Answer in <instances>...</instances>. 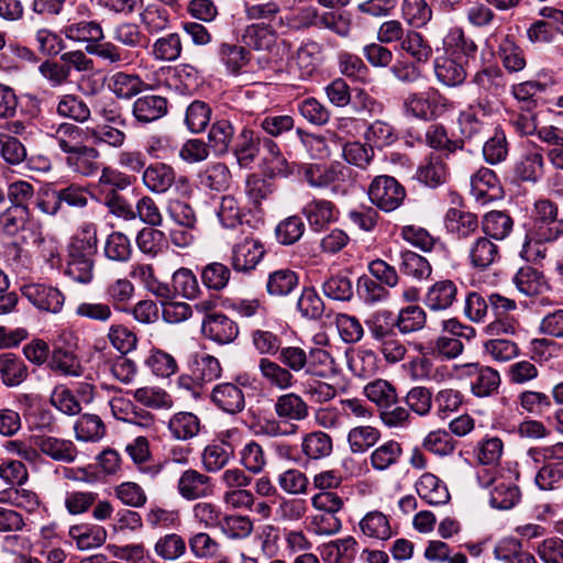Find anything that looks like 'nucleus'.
<instances>
[{
	"instance_id": "obj_13",
	"label": "nucleus",
	"mask_w": 563,
	"mask_h": 563,
	"mask_svg": "<svg viewBox=\"0 0 563 563\" xmlns=\"http://www.w3.org/2000/svg\"><path fill=\"white\" fill-rule=\"evenodd\" d=\"M492 486L489 492V505L493 508L508 510L514 508L521 498L519 487L503 476L494 477L485 484Z\"/></svg>"
},
{
	"instance_id": "obj_41",
	"label": "nucleus",
	"mask_w": 563,
	"mask_h": 563,
	"mask_svg": "<svg viewBox=\"0 0 563 563\" xmlns=\"http://www.w3.org/2000/svg\"><path fill=\"white\" fill-rule=\"evenodd\" d=\"M340 165L311 164L305 168V179L313 188H327L340 180L343 173Z\"/></svg>"
},
{
	"instance_id": "obj_45",
	"label": "nucleus",
	"mask_w": 563,
	"mask_h": 563,
	"mask_svg": "<svg viewBox=\"0 0 563 563\" xmlns=\"http://www.w3.org/2000/svg\"><path fill=\"white\" fill-rule=\"evenodd\" d=\"M69 537L81 551H88L101 547L107 540V531L101 526H73Z\"/></svg>"
},
{
	"instance_id": "obj_61",
	"label": "nucleus",
	"mask_w": 563,
	"mask_h": 563,
	"mask_svg": "<svg viewBox=\"0 0 563 563\" xmlns=\"http://www.w3.org/2000/svg\"><path fill=\"white\" fill-rule=\"evenodd\" d=\"M31 210H24L9 206L0 214V232L8 236H14L25 229V225L31 220Z\"/></svg>"
},
{
	"instance_id": "obj_17",
	"label": "nucleus",
	"mask_w": 563,
	"mask_h": 563,
	"mask_svg": "<svg viewBox=\"0 0 563 563\" xmlns=\"http://www.w3.org/2000/svg\"><path fill=\"white\" fill-rule=\"evenodd\" d=\"M311 230L320 232L336 220L335 205L325 199H312L301 210Z\"/></svg>"
},
{
	"instance_id": "obj_57",
	"label": "nucleus",
	"mask_w": 563,
	"mask_h": 563,
	"mask_svg": "<svg viewBox=\"0 0 563 563\" xmlns=\"http://www.w3.org/2000/svg\"><path fill=\"white\" fill-rule=\"evenodd\" d=\"M48 367L53 372H57L64 376L78 377L82 373V367L77 356L73 352L62 347L53 350L48 360Z\"/></svg>"
},
{
	"instance_id": "obj_62",
	"label": "nucleus",
	"mask_w": 563,
	"mask_h": 563,
	"mask_svg": "<svg viewBox=\"0 0 563 563\" xmlns=\"http://www.w3.org/2000/svg\"><path fill=\"white\" fill-rule=\"evenodd\" d=\"M212 110L210 106L201 100L192 101L185 112V125L191 133H201L208 126Z\"/></svg>"
},
{
	"instance_id": "obj_42",
	"label": "nucleus",
	"mask_w": 563,
	"mask_h": 563,
	"mask_svg": "<svg viewBox=\"0 0 563 563\" xmlns=\"http://www.w3.org/2000/svg\"><path fill=\"white\" fill-rule=\"evenodd\" d=\"M144 82L139 75L117 71L108 79V88L120 99H131L143 89Z\"/></svg>"
},
{
	"instance_id": "obj_3",
	"label": "nucleus",
	"mask_w": 563,
	"mask_h": 563,
	"mask_svg": "<svg viewBox=\"0 0 563 563\" xmlns=\"http://www.w3.org/2000/svg\"><path fill=\"white\" fill-rule=\"evenodd\" d=\"M368 198L384 212H390L401 206L406 197L405 188L391 176H376L368 186Z\"/></svg>"
},
{
	"instance_id": "obj_39",
	"label": "nucleus",
	"mask_w": 563,
	"mask_h": 563,
	"mask_svg": "<svg viewBox=\"0 0 563 563\" xmlns=\"http://www.w3.org/2000/svg\"><path fill=\"white\" fill-rule=\"evenodd\" d=\"M233 457V449L227 442H213L208 444L201 454V463L205 471L217 473L228 465Z\"/></svg>"
},
{
	"instance_id": "obj_25",
	"label": "nucleus",
	"mask_w": 563,
	"mask_h": 563,
	"mask_svg": "<svg viewBox=\"0 0 563 563\" xmlns=\"http://www.w3.org/2000/svg\"><path fill=\"white\" fill-rule=\"evenodd\" d=\"M499 181L496 174L486 167L479 168L471 178V194L476 201L486 203L497 197Z\"/></svg>"
},
{
	"instance_id": "obj_36",
	"label": "nucleus",
	"mask_w": 563,
	"mask_h": 563,
	"mask_svg": "<svg viewBox=\"0 0 563 563\" xmlns=\"http://www.w3.org/2000/svg\"><path fill=\"white\" fill-rule=\"evenodd\" d=\"M261 137L253 130L244 128L236 140L233 154L241 167H249L257 157Z\"/></svg>"
},
{
	"instance_id": "obj_20",
	"label": "nucleus",
	"mask_w": 563,
	"mask_h": 563,
	"mask_svg": "<svg viewBox=\"0 0 563 563\" xmlns=\"http://www.w3.org/2000/svg\"><path fill=\"white\" fill-rule=\"evenodd\" d=\"M472 82L476 85L482 92L495 98L504 96L508 86L504 71L496 66L485 67L476 71L472 78Z\"/></svg>"
},
{
	"instance_id": "obj_8",
	"label": "nucleus",
	"mask_w": 563,
	"mask_h": 563,
	"mask_svg": "<svg viewBox=\"0 0 563 563\" xmlns=\"http://www.w3.org/2000/svg\"><path fill=\"white\" fill-rule=\"evenodd\" d=\"M177 492L186 500L203 499L213 495L214 484L210 476L188 468L177 481Z\"/></svg>"
},
{
	"instance_id": "obj_46",
	"label": "nucleus",
	"mask_w": 563,
	"mask_h": 563,
	"mask_svg": "<svg viewBox=\"0 0 563 563\" xmlns=\"http://www.w3.org/2000/svg\"><path fill=\"white\" fill-rule=\"evenodd\" d=\"M391 322L401 334H410L424 328L427 314L421 307L411 305L400 309L396 318L391 314Z\"/></svg>"
},
{
	"instance_id": "obj_32",
	"label": "nucleus",
	"mask_w": 563,
	"mask_h": 563,
	"mask_svg": "<svg viewBox=\"0 0 563 563\" xmlns=\"http://www.w3.org/2000/svg\"><path fill=\"white\" fill-rule=\"evenodd\" d=\"M97 228L85 223L69 245V257L93 260L97 253Z\"/></svg>"
},
{
	"instance_id": "obj_60",
	"label": "nucleus",
	"mask_w": 563,
	"mask_h": 563,
	"mask_svg": "<svg viewBox=\"0 0 563 563\" xmlns=\"http://www.w3.org/2000/svg\"><path fill=\"white\" fill-rule=\"evenodd\" d=\"M169 287L172 298L180 295L186 299H195L200 291L196 275L186 267H181L173 274L172 286Z\"/></svg>"
},
{
	"instance_id": "obj_63",
	"label": "nucleus",
	"mask_w": 563,
	"mask_h": 563,
	"mask_svg": "<svg viewBox=\"0 0 563 563\" xmlns=\"http://www.w3.org/2000/svg\"><path fill=\"white\" fill-rule=\"evenodd\" d=\"M112 40L121 44L123 48L133 49L141 47L145 40V35L140 26L133 22H120L112 27Z\"/></svg>"
},
{
	"instance_id": "obj_55",
	"label": "nucleus",
	"mask_w": 563,
	"mask_h": 563,
	"mask_svg": "<svg viewBox=\"0 0 563 563\" xmlns=\"http://www.w3.org/2000/svg\"><path fill=\"white\" fill-rule=\"evenodd\" d=\"M168 430L175 439L186 441L198 434L200 421L192 412H177L170 418Z\"/></svg>"
},
{
	"instance_id": "obj_10",
	"label": "nucleus",
	"mask_w": 563,
	"mask_h": 563,
	"mask_svg": "<svg viewBox=\"0 0 563 563\" xmlns=\"http://www.w3.org/2000/svg\"><path fill=\"white\" fill-rule=\"evenodd\" d=\"M206 338L219 343L233 342L239 334L238 324L223 313H207L201 324Z\"/></svg>"
},
{
	"instance_id": "obj_58",
	"label": "nucleus",
	"mask_w": 563,
	"mask_h": 563,
	"mask_svg": "<svg viewBox=\"0 0 563 563\" xmlns=\"http://www.w3.org/2000/svg\"><path fill=\"white\" fill-rule=\"evenodd\" d=\"M86 136L90 139L93 144H107L112 147H121L126 139L122 126L111 124H100L92 128H86Z\"/></svg>"
},
{
	"instance_id": "obj_48",
	"label": "nucleus",
	"mask_w": 563,
	"mask_h": 563,
	"mask_svg": "<svg viewBox=\"0 0 563 563\" xmlns=\"http://www.w3.org/2000/svg\"><path fill=\"white\" fill-rule=\"evenodd\" d=\"M444 46L446 54H450L457 59L461 56L466 58V63L470 58H475L477 53L476 43L468 36L465 35L462 29H452L444 40Z\"/></svg>"
},
{
	"instance_id": "obj_14",
	"label": "nucleus",
	"mask_w": 563,
	"mask_h": 563,
	"mask_svg": "<svg viewBox=\"0 0 563 563\" xmlns=\"http://www.w3.org/2000/svg\"><path fill=\"white\" fill-rule=\"evenodd\" d=\"M211 400L219 409L230 415L239 413L245 408L243 390L232 383L216 385L211 393Z\"/></svg>"
},
{
	"instance_id": "obj_16",
	"label": "nucleus",
	"mask_w": 563,
	"mask_h": 563,
	"mask_svg": "<svg viewBox=\"0 0 563 563\" xmlns=\"http://www.w3.org/2000/svg\"><path fill=\"white\" fill-rule=\"evenodd\" d=\"M257 366L262 378L271 387L287 390L292 388L297 382L289 368L282 365L279 361L262 357Z\"/></svg>"
},
{
	"instance_id": "obj_44",
	"label": "nucleus",
	"mask_w": 563,
	"mask_h": 563,
	"mask_svg": "<svg viewBox=\"0 0 563 563\" xmlns=\"http://www.w3.org/2000/svg\"><path fill=\"white\" fill-rule=\"evenodd\" d=\"M99 152L88 145L79 147L66 157V164L82 176H91L99 170Z\"/></svg>"
},
{
	"instance_id": "obj_64",
	"label": "nucleus",
	"mask_w": 563,
	"mask_h": 563,
	"mask_svg": "<svg viewBox=\"0 0 563 563\" xmlns=\"http://www.w3.org/2000/svg\"><path fill=\"white\" fill-rule=\"evenodd\" d=\"M76 439L79 441H99L106 433V426L97 415H81L74 427Z\"/></svg>"
},
{
	"instance_id": "obj_43",
	"label": "nucleus",
	"mask_w": 563,
	"mask_h": 563,
	"mask_svg": "<svg viewBox=\"0 0 563 563\" xmlns=\"http://www.w3.org/2000/svg\"><path fill=\"white\" fill-rule=\"evenodd\" d=\"M332 451V438L323 431H312L302 438L301 452L309 460L328 457Z\"/></svg>"
},
{
	"instance_id": "obj_59",
	"label": "nucleus",
	"mask_w": 563,
	"mask_h": 563,
	"mask_svg": "<svg viewBox=\"0 0 563 563\" xmlns=\"http://www.w3.org/2000/svg\"><path fill=\"white\" fill-rule=\"evenodd\" d=\"M217 216L223 228L235 229L243 223L246 213L235 197L227 195L221 198Z\"/></svg>"
},
{
	"instance_id": "obj_2",
	"label": "nucleus",
	"mask_w": 563,
	"mask_h": 563,
	"mask_svg": "<svg viewBox=\"0 0 563 563\" xmlns=\"http://www.w3.org/2000/svg\"><path fill=\"white\" fill-rule=\"evenodd\" d=\"M475 330L471 325L461 323L456 319L443 321L442 334L432 343V354L453 360L462 354L465 341L475 338Z\"/></svg>"
},
{
	"instance_id": "obj_30",
	"label": "nucleus",
	"mask_w": 563,
	"mask_h": 563,
	"mask_svg": "<svg viewBox=\"0 0 563 563\" xmlns=\"http://www.w3.org/2000/svg\"><path fill=\"white\" fill-rule=\"evenodd\" d=\"M142 180L150 191L164 194L175 181V170L164 163L151 164L144 169Z\"/></svg>"
},
{
	"instance_id": "obj_6",
	"label": "nucleus",
	"mask_w": 563,
	"mask_h": 563,
	"mask_svg": "<svg viewBox=\"0 0 563 563\" xmlns=\"http://www.w3.org/2000/svg\"><path fill=\"white\" fill-rule=\"evenodd\" d=\"M563 236V219L555 218L531 224L527 234L526 246L534 249L538 258H545L548 244H552Z\"/></svg>"
},
{
	"instance_id": "obj_35",
	"label": "nucleus",
	"mask_w": 563,
	"mask_h": 563,
	"mask_svg": "<svg viewBox=\"0 0 563 563\" xmlns=\"http://www.w3.org/2000/svg\"><path fill=\"white\" fill-rule=\"evenodd\" d=\"M197 177L201 188L213 191H224L231 183V172L223 163L209 164Z\"/></svg>"
},
{
	"instance_id": "obj_26",
	"label": "nucleus",
	"mask_w": 563,
	"mask_h": 563,
	"mask_svg": "<svg viewBox=\"0 0 563 563\" xmlns=\"http://www.w3.org/2000/svg\"><path fill=\"white\" fill-rule=\"evenodd\" d=\"M167 99L156 95L137 98L133 103V115L141 123H151L167 113Z\"/></svg>"
},
{
	"instance_id": "obj_28",
	"label": "nucleus",
	"mask_w": 563,
	"mask_h": 563,
	"mask_svg": "<svg viewBox=\"0 0 563 563\" xmlns=\"http://www.w3.org/2000/svg\"><path fill=\"white\" fill-rule=\"evenodd\" d=\"M86 53L97 56L110 65H129L134 56L131 51L123 48L112 41L99 40L96 44H87Z\"/></svg>"
},
{
	"instance_id": "obj_51",
	"label": "nucleus",
	"mask_w": 563,
	"mask_h": 563,
	"mask_svg": "<svg viewBox=\"0 0 563 563\" xmlns=\"http://www.w3.org/2000/svg\"><path fill=\"white\" fill-rule=\"evenodd\" d=\"M399 47L415 62L420 64H426L431 58L433 52L423 35L415 30H407Z\"/></svg>"
},
{
	"instance_id": "obj_4",
	"label": "nucleus",
	"mask_w": 563,
	"mask_h": 563,
	"mask_svg": "<svg viewBox=\"0 0 563 563\" xmlns=\"http://www.w3.org/2000/svg\"><path fill=\"white\" fill-rule=\"evenodd\" d=\"M448 99L434 88L410 92L404 100L405 112L422 120H430L440 115L448 109Z\"/></svg>"
},
{
	"instance_id": "obj_22",
	"label": "nucleus",
	"mask_w": 563,
	"mask_h": 563,
	"mask_svg": "<svg viewBox=\"0 0 563 563\" xmlns=\"http://www.w3.org/2000/svg\"><path fill=\"white\" fill-rule=\"evenodd\" d=\"M217 56L232 75H239L249 65L251 53L236 43L221 42L217 46Z\"/></svg>"
},
{
	"instance_id": "obj_49",
	"label": "nucleus",
	"mask_w": 563,
	"mask_h": 563,
	"mask_svg": "<svg viewBox=\"0 0 563 563\" xmlns=\"http://www.w3.org/2000/svg\"><path fill=\"white\" fill-rule=\"evenodd\" d=\"M84 135L86 130L73 123H60L52 135L58 147L65 154L70 155L79 147L84 146Z\"/></svg>"
},
{
	"instance_id": "obj_1",
	"label": "nucleus",
	"mask_w": 563,
	"mask_h": 563,
	"mask_svg": "<svg viewBox=\"0 0 563 563\" xmlns=\"http://www.w3.org/2000/svg\"><path fill=\"white\" fill-rule=\"evenodd\" d=\"M365 323L375 347L383 355L386 363L397 364L406 357L408 350L394 330L391 311H376Z\"/></svg>"
},
{
	"instance_id": "obj_52",
	"label": "nucleus",
	"mask_w": 563,
	"mask_h": 563,
	"mask_svg": "<svg viewBox=\"0 0 563 563\" xmlns=\"http://www.w3.org/2000/svg\"><path fill=\"white\" fill-rule=\"evenodd\" d=\"M401 15L415 29L424 27L432 19V9L426 0H402Z\"/></svg>"
},
{
	"instance_id": "obj_18",
	"label": "nucleus",
	"mask_w": 563,
	"mask_h": 563,
	"mask_svg": "<svg viewBox=\"0 0 563 563\" xmlns=\"http://www.w3.org/2000/svg\"><path fill=\"white\" fill-rule=\"evenodd\" d=\"M36 448L56 462L73 463L78 454L73 441L55 437H37L34 440Z\"/></svg>"
},
{
	"instance_id": "obj_33",
	"label": "nucleus",
	"mask_w": 563,
	"mask_h": 563,
	"mask_svg": "<svg viewBox=\"0 0 563 563\" xmlns=\"http://www.w3.org/2000/svg\"><path fill=\"white\" fill-rule=\"evenodd\" d=\"M29 375L24 361L13 353L0 354V376L2 383L8 387L21 385Z\"/></svg>"
},
{
	"instance_id": "obj_15",
	"label": "nucleus",
	"mask_w": 563,
	"mask_h": 563,
	"mask_svg": "<svg viewBox=\"0 0 563 563\" xmlns=\"http://www.w3.org/2000/svg\"><path fill=\"white\" fill-rule=\"evenodd\" d=\"M444 225L456 239H467L479 230L477 216L457 208H450L446 211Z\"/></svg>"
},
{
	"instance_id": "obj_9",
	"label": "nucleus",
	"mask_w": 563,
	"mask_h": 563,
	"mask_svg": "<svg viewBox=\"0 0 563 563\" xmlns=\"http://www.w3.org/2000/svg\"><path fill=\"white\" fill-rule=\"evenodd\" d=\"M318 551L324 563H354L360 545L354 537L346 536L321 544Z\"/></svg>"
},
{
	"instance_id": "obj_31",
	"label": "nucleus",
	"mask_w": 563,
	"mask_h": 563,
	"mask_svg": "<svg viewBox=\"0 0 563 563\" xmlns=\"http://www.w3.org/2000/svg\"><path fill=\"white\" fill-rule=\"evenodd\" d=\"M298 286L299 276L289 268H280L269 273L266 282L267 294L275 298L289 296Z\"/></svg>"
},
{
	"instance_id": "obj_37",
	"label": "nucleus",
	"mask_w": 563,
	"mask_h": 563,
	"mask_svg": "<svg viewBox=\"0 0 563 563\" xmlns=\"http://www.w3.org/2000/svg\"><path fill=\"white\" fill-rule=\"evenodd\" d=\"M362 533L375 540H388L393 536V529L388 516L378 510L367 512L358 523Z\"/></svg>"
},
{
	"instance_id": "obj_12",
	"label": "nucleus",
	"mask_w": 563,
	"mask_h": 563,
	"mask_svg": "<svg viewBox=\"0 0 563 563\" xmlns=\"http://www.w3.org/2000/svg\"><path fill=\"white\" fill-rule=\"evenodd\" d=\"M433 69L438 81L448 87H457L467 77L466 62L463 63L446 52L434 58Z\"/></svg>"
},
{
	"instance_id": "obj_21",
	"label": "nucleus",
	"mask_w": 563,
	"mask_h": 563,
	"mask_svg": "<svg viewBox=\"0 0 563 563\" xmlns=\"http://www.w3.org/2000/svg\"><path fill=\"white\" fill-rule=\"evenodd\" d=\"M274 411L284 421H302L309 416V406L298 394L287 393L276 398Z\"/></svg>"
},
{
	"instance_id": "obj_34",
	"label": "nucleus",
	"mask_w": 563,
	"mask_h": 563,
	"mask_svg": "<svg viewBox=\"0 0 563 563\" xmlns=\"http://www.w3.org/2000/svg\"><path fill=\"white\" fill-rule=\"evenodd\" d=\"M235 129L227 119L216 120L208 132V145L216 156L227 154L231 147Z\"/></svg>"
},
{
	"instance_id": "obj_54",
	"label": "nucleus",
	"mask_w": 563,
	"mask_h": 563,
	"mask_svg": "<svg viewBox=\"0 0 563 563\" xmlns=\"http://www.w3.org/2000/svg\"><path fill=\"white\" fill-rule=\"evenodd\" d=\"M498 56L508 73H518L527 65L523 49L510 36L500 42Z\"/></svg>"
},
{
	"instance_id": "obj_38",
	"label": "nucleus",
	"mask_w": 563,
	"mask_h": 563,
	"mask_svg": "<svg viewBox=\"0 0 563 563\" xmlns=\"http://www.w3.org/2000/svg\"><path fill=\"white\" fill-rule=\"evenodd\" d=\"M514 221L511 217L504 211L487 212L481 222L484 234L495 241L505 240L512 231Z\"/></svg>"
},
{
	"instance_id": "obj_11",
	"label": "nucleus",
	"mask_w": 563,
	"mask_h": 563,
	"mask_svg": "<svg viewBox=\"0 0 563 563\" xmlns=\"http://www.w3.org/2000/svg\"><path fill=\"white\" fill-rule=\"evenodd\" d=\"M515 175L522 181H538L544 174L542 150L537 145H528L515 164Z\"/></svg>"
},
{
	"instance_id": "obj_47",
	"label": "nucleus",
	"mask_w": 563,
	"mask_h": 563,
	"mask_svg": "<svg viewBox=\"0 0 563 563\" xmlns=\"http://www.w3.org/2000/svg\"><path fill=\"white\" fill-rule=\"evenodd\" d=\"M63 33L68 40L87 44H96L97 41L104 38L103 30L96 21L69 22L64 26Z\"/></svg>"
},
{
	"instance_id": "obj_50",
	"label": "nucleus",
	"mask_w": 563,
	"mask_h": 563,
	"mask_svg": "<svg viewBox=\"0 0 563 563\" xmlns=\"http://www.w3.org/2000/svg\"><path fill=\"white\" fill-rule=\"evenodd\" d=\"M380 435V431L375 427H354L347 433L349 448L354 454H363L379 441Z\"/></svg>"
},
{
	"instance_id": "obj_27",
	"label": "nucleus",
	"mask_w": 563,
	"mask_h": 563,
	"mask_svg": "<svg viewBox=\"0 0 563 563\" xmlns=\"http://www.w3.org/2000/svg\"><path fill=\"white\" fill-rule=\"evenodd\" d=\"M456 295L457 287L452 280H439L428 288L424 305L432 311L445 310L453 305Z\"/></svg>"
},
{
	"instance_id": "obj_23",
	"label": "nucleus",
	"mask_w": 563,
	"mask_h": 563,
	"mask_svg": "<svg viewBox=\"0 0 563 563\" xmlns=\"http://www.w3.org/2000/svg\"><path fill=\"white\" fill-rule=\"evenodd\" d=\"M449 176V168L439 154L429 155L418 167L417 179L430 188L443 185Z\"/></svg>"
},
{
	"instance_id": "obj_29",
	"label": "nucleus",
	"mask_w": 563,
	"mask_h": 563,
	"mask_svg": "<svg viewBox=\"0 0 563 563\" xmlns=\"http://www.w3.org/2000/svg\"><path fill=\"white\" fill-rule=\"evenodd\" d=\"M130 276L140 282L143 287L155 297L161 299H172L169 285L157 279L153 265L136 263L132 265Z\"/></svg>"
},
{
	"instance_id": "obj_40",
	"label": "nucleus",
	"mask_w": 563,
	"mask_h": 563,
	"mask_svg": "<svg viewBox=\"0 0 563 563\" xmlns=\"http://www.w3.org/2000/svg\"><path fill=\"white\" fill-rule=\"evenodd\" d=\"M512 283L518 291L528 297L537 296L547 288L543 274L531 266L518 269L512 277Z\"/></svg>"
},
{
	"instance_id": "obj_19",
	"label": "nucleus",
	"mask_w": 563,
	"mask_h": 563,
	"mask_svg": "<svg viewBox=\"0 0 563 563\" xmlns=\"http://www.w3.org/2000/svg\"><path fill=\"white\" fill-rule=\"evenodd\" d=\"M470 263L474 268L486 269L500 258L499 246L488 236H477L468 247Z\"/></svg>"
},
{
	"instance_id": "obj_53",
	"label": "nucleus",
	"mask_w": 563,
	"mask_h": 563,
	"mask_svg": "<svg viewBox=\"0 0 563 563\" xmlns=\"http://www.w3.org/2000/svg\"><path fill=\"white\" fill-rule=\"evenodd\" d=\"M402 455L401 444L396 440H388L378 445L371 453V465L376 471H385L396 465Z\"/></svg>"
},
{
	"instance_id": "obj_56",
	"label": "nucleus",
	"mask_w": 563,
	"mask_h": 563,
	"mask_svg": "<svg viewBox=\"0 0 563 563\" xmlns=\"http://www.w3.org/2000/svg\"><path fill=\"white\" fill-rule=\"evenodd\" d=\"M56 112L58 115L78 123L88 121L91 114L88 104L76 95L62 96L57 102Z\"/></svg>"
},
{
	"instance_id": "obj_5",
	"label": "nucleus",
	"mask_w": 563,
	"mask_h": 563,
	"mask_svg": "<svg viewBox=\"0 0 563 563\" xmlns=\"http://www.w3.org/2000/svg\"><path fill=\"white\" fill-rule=\"evenodd\" d=\"M265 255L263 243L253 236H244L231 247L230 264L234 272L252 273Z\"/></svg>"
},
{
	"instance_id": "obj_7",
	"label": "nucleus",
	"mask_w": 563,
	"mask_h": 563,
	"mask_svg": "<svg viewBox=\"0 0 563 563\" xmlns=\"http://www.w3.org/2000/svg\"><path fill=\"white\" fill-rule=\"evenodd\" d=\"M21 292L35 308L49 313H59L66 300L57 287L46 284H26Z\"/></svg>"
},
{
	"instance_id": "obj_24",
	"label": "nucleus",
	"mask_w": 563,
	"mask_h": 563,
	"mask_svg": "<svg viewBox=\"0 0 563 563\" xmlns=\"http://www.w3.org/2000/svg\"><path fill=\"white\" fill-rule=\"evenodd\" d=\"M416 490L421 499L431 506L444 505L450 500L446 485L431 473H424L416 483Z\"/></svg>"
}]
</instances>
